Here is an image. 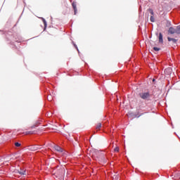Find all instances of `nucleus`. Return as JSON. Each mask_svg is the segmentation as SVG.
I'll list each match as a JSON object with an SVG mask.
<instances>
[{"label": "nucleus", "mask_w": 180, "mask_h": 180, "mask_svg": "<svg viewBox=\"0 0 180 180\" xmlns=\"http://www.w3.org/2000/svg\"><path fill=\"white\" fill-rule=\"evenodd\" d=\"M139 96L140 98H141V99H143L144 101H147L150 98V93L148 92L140 93Z\"/></svg>", "instance_id": "obj_1"}, {"label": "nucleus", "mask_w": 180, "mask_h": 180, "mask_svg": "<svg viewBox=\"0 0 180 180\" xmlns=\"http://www.w3.org/2000/svg\"><path fill=\"white\" fill-rule=\"evenodd\" d=\"M168 33L169 34H175L176 33V29L171 27L169 28Z\"/></svg>", "instance_id": "obj_2"}, {"label": "nucleus", "mask_w": 180, "mask_h": 180, "mask_svg": "<svg viewBox=\"0 0 180 180\" xmlns=\"http://www.w3.org/2000/svg\"><path fill=\"white\" fill-rule=\"evenodd\" d=\"M72 6L74 9V11H75V15H77V2L75 1H73L72 4Z\"/></svg>", "instance_id": "obj_3"}, {"label": "nucleus", "mask_w": 180, "mask_h": 180, "mask_svg": "<svg viewBox=\"0 0 180 180\" xmlns=\"http://www.w3.org/2000/svg\"><path fill=\"white\" fill-rule=\"evenodd\" d=\"M168 41H172L174 44H176V42L178 41V39L171 38L169 37H167Z\"/></svg>", "instance_id": "obj_4"}, {"label": "nucleus", "mask_w": 180, "mask_h": 180, "mask_svg": "<svg viewBox=\"0 0 180 180\" xmlns=\"http://www.w3.org/2000/svg\"><path fill=\"white\" fill-rule=\"evenodd\" d=\"M30 150H31V151H36L37 150H40V146H32Z\"/></svg>", "instance_id": "obj_5"}, {"label": "nucleus", "mask_w": 180, "mask_h": 180, "mask_svg": "<svg viewBox=\"0 0 180 180\" xmlns=\"http://www.w3.org/2000/svg\"><path fill=\"white\" fill-rule=\"evenodd\" d=\"M54 148L56 151H58V153H63V148H61V147L56 145L54 146Z\"/></svg>", "instance_id": "obj_6"}, {"label": "nucleus", "mask_w": 180, "mask_h": 180, "mask_svg": "<svg viewBox=\"0 0 180 180\" xmlns=\"http://www.w3.org/2000/svg\"><path fill=\"white\" fill-rule=\"evenodd\" d=\"M159 43H164V40L162 39V34L161 32L159 34Z\"/></svg>", "instance_id": "obj_7"}, {"label": "nucleus", "mask_w": 180, "mask_h": 180, "mask_svg": "<svg viewBox=\"0 0 180 180\" xmlns=\"http://www.w3.org/2000/svg\"><path fill=\"white\" fill-rule=\"evenodd\" d=\"M18 174H20V175H26V170L20 169L18 170Z\"/></svg>", "instance_id": "obj_8"}, {"label": "nucleus", "mask_w": 180, "mask_h": 180, "mask_svg": "<svg viewBox=\"0 0 180 180\" xmlns=\"http://www.w3.org/2000/svg\"><path fill=\"white\" fill-rule=\"evenodd\" d=\"M176 34H180V25L176 27Z\"/></svg>", "instance_id": "obj_9"}, {"label": "nucleus", "mask_w": 180, "mask_h": 180, "mask_svg": "<svg viewBox=\"0 0 180 180\" xmlns=\"http://www.w3.org/2000/svg\"><path fill=\"white\" fill-rule=\"evenodd\" d=\"M101 127H102V124L101 123H98L97 125H96V129L97 130H99L101 129Z\"/></svg>", "instance_id": "obj_10"}, {"label": "nucleus", "mask_w": 180, "mask_h": 180, "mask_svg": "<svg viewBox=\"0 0 180 180\" xmlns=\"http://www.w3.org/2000/svg\"><path fill=\"white\" fill-rule=\"evenodd\" d=\"M148 11L150 13L151 16H154V11H153V9L149 8L148 9Z\"/></svg>", "instance_id": "obj_11"}, {"label": "nucleus", "mask_w": 180, "mask_h": 180, "mask_svg": "<svg viewBox=\"0 0 180 180\" xmlns=\"http://www.w3.org/2000/svg\"><path fill=\"white\" fill-rule=\"evenodd\" d=\"M42 22L44 25V27H47V22L46 21V20L44 18H42Z\"/></svg>", "instance_id": "obj_12"}, {"label": "nucleus", "mask_w": 180, "mask_h": 180, "mask_svg": "<svg viewBox=\"0 0 180 180\" xmlns=\"http://www.w3.org/2000/svg\"><path fill=\"white\" fill-rule=\"evenodd\" d=\"M63 174H65V169L64 168L60 169V175H63Z\"/></svg>", "instance_id": "obj_13"}, {"label": "nucleus", "mask_w": 180, "mask_h": 180, "mask_svg": "<svg viewBox=\"0 0 180 180\" xmlns=\"http://www.w3.org/2000/svg\"><path fill=\"white\" fill-rule=\"evenodd\" d=\"M150 20V22H155V19L154 18V15H151Z\"/></svg>", "instance_id": "obj_14"}, {"label": "nucleus", "mask_w": 180, "mask_h": 180, "mask_svg": "<svg viewBox=\"0 0 180 180\" xmlns=\"http://www.w3.org/2000/svg\"><path fill=\"white\" fill-rule=\"evenodd\" d=\"M114 151L115 153H119V147L117 146L116 148H115Z\"/></svg>", "instance_id": "obj_15"}, {"label": "nucleus", "mask_w": 180, "mask_h": 180, "mask_svg": "<svg viewBox=\"0 0 180 180\" xmlns=\"http://www.w3.org/2000/svg\"><path fill=\"white\" fill-rule=\"evenodd\" d=\"M15 147H20V143L19 142L15 143Z\"/></svg>", "instance_id": "obj_16"}, {"label": "nucleus", "mask_w": 180, "mask_h": 180, "mask_svg": "<svg viewBox=\"0 0 180 180\" xmlns=\"http://www.w3.org/2000/svg\"><path fill=\"white\" fill-rule=\"evenodd\" d=\"M34 132L33 131H30L26 132V134H33Z\"/></svg>", "instance_id": "obj_17"}, {"label": "nucleus", "mask_w": 180, "mask_h": 180, "mask_svg": "<svg viewBox=\"0 0 180 180\" xmlns=\"http://www.w3.org/2000/svg\"><path fill=\"white\" fill-rule=\"evenodd\" d=\"M153 50H154L155 51H160V48L154 47V48H153Z\"/></svg>", "instance_id": "obj_18"}, {"label": "nucleus", "mask_w": 180, "mask_h": 180, "mask_svg": "<svg viewBox=\"0 0 180 180\" xmlns=\"http://www.w3.org/2000/svg\"><path fill=\"white\" fill-rule=\"evenodd\" d=\"M48 101H53V98H51V96L48 97Z\"/></svg>", "instance_id": "obj_19"}, {"label": "nucleus", "mask_w": 180, "mask_h": 180, "mask_svg": "<svg viewBox=\"0 0 180 180\" xmlns=\"http://www.w3.org/2000/svg\"><path fill=\"white\" fill-rule=\"evenodd\" d=\"M36 127V126H32L31 127V129H34Z\"/></svg>", "instance_id": "obj_20"}, {"label": "nucleus", "mask_w": 180, "mask_h": 180, "mask_svg": "<svg viewBox=\"0 0 180 180\" xmlns=\"http://www.w3.org/2000/svg\"><path fill=\"white\" fill-rule=\"evenodd\" d=\"M169 70H170V69H165V71H169Z\"/></svg>", "instance_id": "obj_21"}, {"label": "nucleus", "mask_w": 180, "mask_h": 180, "mask_svg": "<svg viewBox=\"0 0 180 180\" xmlns=\"http://www.w3.org/2000/svg\"><path fill=\"white\" fill-rule=\"evenodd\" d=\"M153 82L155 81V79H153Z\"/></svg>", "instance_id": "obj_22"}]
</instances>
